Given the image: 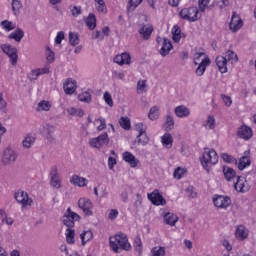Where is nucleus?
Returning a JSON list of instances; mask_svg holds the SVG:
<instances>
[{
    "label": "nucleus",
    "instance_id": "obj_1",
    "mask_svg": "<svg viewBox=\"0 0 256 256\" xmlns=\"http://www.w3.org/2000/svg\"><path fill=\"white\" fill-rule=\"evenodd\" d=\"M109 243L114 253H121V251H129L131 249L129 238H127V235L123 232H120L115 236H111L109 238Z\"/></svg>",
    "mask_w": 256,
    "mask_h": 256
},
{
    "label": "nucleus",
    "instance_id": "obj_2",
    "mask_svg": "<svg viewBox=\"0 0 256 256\" xmlns=\"http://www.w3.org/2000/svg\"><path fill=\"white\" fill-rule=\"evenodd\" d=\"M200 161L204 169L209 171V165H217L219 162V155L214 149L205 148Z\"/></svg>",
    "mask_w": 256,
    "mask_h": 256
},
{
    "label": "nucleus",
    "instance_id": "obj_3",
    "mask_svg": "<svg viewBox=\"0 0 256 256\" xmlns=\"http://www.w3.org/2000/svg\"><path fill=\"white\" fill-rule=\"evenodd\" d=\"M179 17L184 21L195 23V21H199V9L197 7L183 8L179 12Z\"/></svg>",
    "mask_w": 256,
    "mask_h": 256
},
{
    "label": "nucleus",
    "instance_id": "obj_4",
    "mask_svg": "<svg viewBox=\"0 0 256 256\" xmlns=\"http://www.w3.org/2000/svg\"><path fill=\"white\" fill-rule=\"evenodd\" d=\"M79 219H81V216L73 212L71 208H68L62 217V221L68 229H73V227H75V221H79Z\"/></svg>",
    "mask_w": 256,
    "mask_h": 256
},
{
    "label": "nucleus",
    "instance_id": "obj_5",
    "mask_svg": "<svg viewBox=\"0 0 256 256\" xmlns=\"http://www.w3.org/2000/svg\"><path fill=\"white\" fill-rule=\"evenodd\" d=\"M90 147L94 149H101V147H105V145H109V134L107 132L100 134L96 138H91L89 140Z\"/></svg>",
    "mask_w": 256,
    "mask_h": 256
},
{
    "label": "nucleus",
    "instance_id": "obj_6",
    "mask_svg": "<svg viewBox=\"0 0 256 256\" xmlns=\"http://www.w3.org/2000/svg\"><path fill=\"white\" fill-rule=\"evenodd\" d=\"M50 186L53 187V189H61L63 185L61 184V175L59 174V170L57 169V166H53L50 169Z\"/></svg>",
    "mask_w": 256,
    "mask_h": 256
},
{
    "label": "nucleus",
    "instance_id": "obj_7",
    "mask_svg": "<svg viewBox=\"0 0 256 256\" xmlns=\"http://www.w3.org/2000/svg\"><path fill=\"white\" fill-rule=\"evenodd\" d=\"M0 47L3 53L10 58L12 65H17V59H19V56L17 55V48L9 44H2Z\"/></svg>",
    "mask_w": 256,
    "mask_h": 256
},
{
    "label": "nucleus",
    "instance_id": "obj_8",
    "mask_svg": "<svg viewBox=\"0 0 256 256\" xmlns=\"http://www.w3.org/2000/svg\"><path fill=\"white\" fill-rule=\"evenodd\" d=\"M148 199L149 201H151L152 205H155L156 207H159L160 205L162 206L167 205V201L165 200L163 195L159 193V190L157 189H155L153 192L148 194Z\"/></svg>",
    "mask_w": 256,
    "mask_h": 256
},
{
    "label": "nucleus",
    "instance_id": "obj_9",
    "mask_svg": "<svg viewBox=\"0 0 256 256\" xmlns=\"http://www.w3.org/2000/svg\"><path fill=\"white\" fill-rule=\"evenodd\" d=\"M213 203L218 209H227L231 205V198L229 196L216 195L213 197Z\"/></svg>",
    "mask_w": 256,
    "mask_h": 256
},
{
    "label": "nucleus",
    "instance_id": "obj_10",
    "mask_svg": "<svg viewBox=\"0 0 256 256\" xmlns=\"http://www.w3.org/2000/svg\"><path fill=\"white\" fill-rule=\"evenodd\" d=\"M78 207L79 209H82L83 213H85V215L88 217L93 215V203H91V200L87 198H80L78 200Z\"/></svg>",
    "mask_w": 256,
    "mask_h": 256
},
{
    "label": "nucleus",
    "instance_id": "obj_11",
    "mask_svg": "<svg viewBox=\"0 0 256 256\" xmlns=\"http://www.w3.org/2000/svg\"><path fill=\"white\" fill-rule=\"evenodd\" d=\"M14 199H16L17 203H20L22 207H27L33 203V200L29 198V195L25 191H18L14 194Z\"/></svg>",
    "mask_w": 256,
    "mask_h": 256
},
{
    "label": "nucleus",
    "instance_id": "obj_12",
    "mask_svg": "<svg viewBox=\"0 0 256 256\" xmlns=\"http://www.w3.org/2000/svg\"><path fill=\"white\" fill-rule=\"evenodd\" d=\"M17 157V152H15V150L7 148L4 150L2 163H4V165H9V163H15V161H17Z\"/></svg>",
    "mask_w": 256,
    "mask_h": 256
},
{
    "label": "nucleus",
    "instance_id": "obj_13",
    "mask_svg": "<svg viewBox=\"0 0 256 256\" xmlns=\"http://www.w3.org/2000/svg\"><path fill=\"white\" fill-rule=\"evenodd\" d=\"M237 137L244 139V141H249L253 137V129L247 125H242L238 128Z\"/></svg>",
    "mask_w": 256,
    "mask_h": 256
},
{
    "label": "nucleus",
    "instance_id": "obj_14",
    "mask_svg": "<svg viewBox=\"0 0 256 256\" xmlns=\"http://www.w3.org/2000/svg\"><path fill=\"white\" fill-rule=\"evenodd\" d=\"M243 27V20L239 18V16H235V14L232 15V19L229 23V29L233 33H237L239 29Z\"/></svg>",
    "mask_w": 256,
    "mask_h": 256
},
{
    "label": "nucleus",
    "instance_id": "obj_15",
    "mask_svg": "<svg viewBox=\"0 0 256 256\" xmlns=\"http://www.w3.org/2000/svg\"><path fill=\"white\" fill-rule=\"evenodd\" d=\"M64 93L66 95H73L77 90V82L71 78H68L63 85Z\"/></svg>",
    "mask_w": 256,
    "mask_h": 256
},
{
    "label": "nucleus",
    "instance_id": "obj_16",
    "mask_svg": "<svg viewBox=\"0 0 256 256\" xmlns=\"http://www.w3.org/2000/svg\"><path fill=\"white\" fill-rule=\"evenodd\" d=\"M234 189H236L239 193H246V191H249L247 181L244 177L237 176V181L234 183Z\"/></svg>",
    "mask_w": 256,
    "mask_h": 256
},
{
    "label": "nucleus",
    "instance_id": "obj_17",
    "mask_svg": "<svg viewBox=\"0 0 256 256\" xmlns=\"http://www.w3.org/2000/svg\"><path fill=\"white\" fill-rule=\"evenodd\" d=\"M211 65V59L209 57H205L202 59L201 63H199L197 69H196V75L198 77H203L205 75V71H207V67Z\"/></svg>",
    "mask_w": 256,
    "mask_h": 256
},
{
    "label": "nucleus",
    "instance_id": "obj_18",
    "mask_svg": "<svg viewBox=\"0 0 256 256\" xmlns=\"http://www.w3.org/2000/svg\"><path fill=\"white\" fill-rule=\"evenodd\" d=\"M174 113L179 119H185L191 115V110L185 105H180L174 109Z\"/></svg>",
    "mask_w": 256,
    "mask_h": 256
},
{
    "label": "nucleus",
    "instance_id": "obj_19",
    "mask_svg": "<svg viewBox=\"0 0 256 256\" xmlns=\"http://www.w3.org/2000/svg\"><path fill=\"white\" fill-rule=\"evenodd\" d=\"M114 63H117V65H130L131 55H129L127 52L117 55L114 57Z\"/></svg>",
    "mask_w": 256,
    "mask_h": 256
},
{
    "label": "nucleus",
    "instance_id": "obj_20",
    "mask_svg": "<svg viewBox=\"0 0 256 256\" xmlns=\"http://www.w3.org/2000/svg\"><path fill=\"white\" fill-rule=\"evenodd\" d=\"M175 127V118L171 114V112H168L165 116V122L163 124L164 130L169 133V131H173Z\"/></svg>",
    "mask_w": 256,
    "mask_h": 256
},
{
    "label": "nucleus",
    "instance_id": "obj_21",
    "mask_svg": "<svg viewBox=\"0 0 256 256\" xmlns=\"http://www.w3.org/2000/svg\"><path fill=\"white\" fill-rule=\"evenodd\" d=\"M122 157L123 161L129 163L130 167H137V165H139V159H137L131 152H124Z\"/></svg>",
    "mask_w": 256,
    "mask_h": 256
},
{
    "label": "nucleus",
    "instance_id": "obj_22",
    "mask_svg": "<svg viewBox=\"0 0 256 256\" xmlns=\"http://www.w3.org/2000/svg\"><path fill=\"white\" fill-rule=\"evenodd\" d=\"M171 49H173V43H171V40L164 38L162 47L160 49V55L162 57H167V55L171 52Z\"/></svg>",
    "mask_w": 256,
    "mask_h": 256
},
{
    "label": "nucleus",
    "instance_id": "obj_23",
    "mask_svg": "<svg viewBox=\"0 0 256 256\" xmlns=\"http://www.w3.org/2000/svg\"><path fill=\"white\" fill-rule=\"evenodd\" d=\"M138 33L141 35L144 41H149L151 39V35L153 33V26L143 25L139 30Z\"/></svg>",
    "mask_w": 256,
    "mask_h": 256
},
{
    "label": "nucleus",
    "instance_id": "obj_24",
    "mask_svg": "<svg viewBox=\"0 0 256 256\" xmlns=\"http://www.w3.org/2000/svg\"><path fill=\"white\" fill-rule=\"evenodd\" d=\"M164 223L166 225H170V227H175L177 225V221H179V217L171 212H168L163 217Z\"/></svg>",
    "mask_w": 256,
    "mask_h": 256
},
{
    "label": "nucleus",
    "instance_id": "obj_25",
    "mask_svg": "<svg viewBox=\"0 0 256 256\" xmlns=\"http://www.w3.org/2000/svg\"><path fill=\"white\" fill-rule=\"evenodd\" d=\"M215 63L220 71V73H227V58H225L224 56H218L215 59Z\"/></svg>",
    "mask_w": 256,
    "mask_h": 256
},
{
    "label": "nucleus",
    "instance_id": "obj_26",
    "mask_svg": "<svg viewBox=\"0 0 256 256\" xmlns=\"http://www.w3.org/2000/svg\"><path fill=\"white\" fill-rule=\"evenodd\" d=\"M222 173L226 179V181H233L235 177H237V172H235V169L229 167V166H223Z\"/></svg>",
    "mask_w": 256,
    "mask_h": 256
},
{
    "label": "nucleus",
    "instance_id": "obj_27",
    "mask_svg": "<svg viewBox=\"0 0 256 256\" xmlns=\"http://www.w3.org/2000/svg\"><path fill=\"white\" fill-rule=\"evenodd\" d=\"M70 183H72V185H76L77 187H87V179L78 175H73Z\"/></svg>",
    "mask_w": 256,
    "mask_h": 256
},
{
    "label": "nucleus",
    "instance_id": "obj_28",
    "mask_svg": "<svg viewBox=\"0 0 256 256\" xmlns=\"http://www.w3.org/2000/svg\"><path fill=\"white\" fill-rule=\"evenodd\" d=\"M236 237L239 239V241H244V239H247L249 237V232H247V229H245V226L240 225L236 229Z\"/></svg>",
    "mask_w": 256,
    "mask_h": 256
},
{
    "label": "nucleus",
    "instance_id": "obj_29",
    "mask_svg": "<svg viewBox=\"0 0 256 256\" xmlns=\"http://www.w3.org/2000/svg\"><path fill=\"white\" fill-rule=\"evenodd\" d=\"M250 165H251V159L247 156H242L237 163L239 171H243L244 169H247V167H249Z\"/></svg>",
    "mask_w": 256,
    "mask_h": 256
},
{
    "label": "nucleus",
    "instance_id": "obj_30",
    "mask_svg": "<svg viewBox=\"0 0 256 256\" xmlns=\"http://www.w3.org/2000/svg\"><path fill=\"white\" fill-rule=\"evenodd\" d=\"M24 37L25 32L20 28H17L14 32H12L9 35V39H14V41H16L17 43H20L21 39H23Z\"/></svg>",
    "mask_w": 256,
    "mask_h": 256
},
{
    "label": "nucleus",
    "instance_id": "obj_31",
    "mask_svg": "<svg viewBox=\"0 0 256 256\" xmlns=\"http://www.w3.org/2000/svg\"><path fill=\"white\" fill-rule=\"evenodd\" d=\"M85 23L90 31H93V29L97 27V18L94 16V14H89L88 17L85 19Z\"/></svg>",
    "mask_w": 256,
    "mask_h": 256
},
{
    "label": "nucleus",
    "instance_id": "obj_32",
    "mask_svg": "<svg viewBox=\"0 0 256 256\" xmlns=\"http://www.w3.org/2000/svg\"><path fill=\"white\" fill-rule=\"evenodd\" d=\"M134 143L145 147V145L149 143V136H147V132L142 133V135L138 134Z\"/></svg>",
    "mask_w": 256,
    "mask_h": 256
},
{
    "label": "nucleus",
    "instance_id": "obj_33",
    "mask_svg": "<svg viewBox=\"0 0 256 256\" xmlns=\"http://www.w3.org/2000/svg\"><path fill=\"white\" fill-rule=\"evenodd\" d=\"M161 139L164 147H167V149H171V147H173V136H171L170 133L164 134Z\"/></svg>",
    "mask_w": 256,
    "mask_h": 256
},
{
    "label": "nucleus",
    "instance_id": "obj_34",
    "mask_svg": "<svg viewBox=\"0 0 256 256\" xmlns=\"http://www.w3.org/2000/svg\"><path fill=\"white\" fill-rule=\"evenodd\" d=\"M80 239L82 241V245L85 246L87 243H89V241H91V239H93V231H84L83 233L80 234Z\"/></svg>",
    "mask_w": 256,
    "mask_h": 256
},
{
    "label": "nucleus",
    "instance_id": "obj_35",
    "mask_svg": "<svg viewBox=\"0 0 256 256\" xmlns=\"http://www.w3.org/2000/svg\"><path fill=\"white\" fill-rule=\"evenodd\" d=\"M95 7L98 13H102L103 15H107V5L105 4V0H94Z\"/></svg>",
    "mask_w": 256,
    "mask_h": 256
},
{
    "label": "nucleus",
    "instance_id": "obj_36",
    "mask_svg": "<svg viewBox=\"0 0 256 256\" xmlns=\"http://www.w3.org/2000/svg\"><path fill=\"white\" fill-rule=\"evenodd\" d=\"M172 39L174 43H179L181 41V28L179 25H174L172 28Z\"/></svg>",
    "mask_w": 256,
    "mask_h": 256
},
{
    "label": "nucleus",
    "instance_id": "obj_37",
    "mask_svg": "<svg viewBox=\"0 0 256 256\" xmlns=\"http://www.w3.org/2000/svg\"><path fill=\"white\" fill-rule=\"evenodd\" d=\"M119 125L125 131H129L131 129V120L129 117L122 116L119 120Z\"/></svg>",
    "mask_w": 256,
    "mask_h": 256
},
{
    "label": "nucleus",
    "instance_id": "obj_38",
    "mask_svg": "<svg viewBox=\"0 0 256 256\" xmlns=\"http://www.w3.org/2000/svg\"><path fill=\"white\" fill-rule=\"evenodd\" d=\"M21 9H23V3H21V0H12V11L14 15H19L21 13Z\"/></svg>",
    "mask_w": 256,
    "mask_h": 256
},
{
    "label": "nucleus",
    "instance_id": "obj_39",
    "mask_svg": "<svg viewBox=\"0 0 256 256\" xmlns=\"http://www.w3.org/2000/svg\"><path fill=\"white\" fill-rule=\"evenodd\" d=\"M36 111H51V102L47 100L40 101Z\"/></svg>",
    "mask_w": 256,
    "mask_h": 256
},
{
    "label": "nucleus",
    "instance_id": "obj_40",
    "mask_svg": "<svg viewBox=\"0 0 256 256\" xmlns=\"http://www.w3.org/2000/svg\"><path fill=\"white\" fill-rule=\"evenodd\" d=\"M148 117L150 121H157L159 119V107L153 106L150 108Z\"/></svg>",
    "mask_w": 256,
    "mask_h": 256
},
{
    "label": "nucleus",
    "instance_id": "obj_41",
    "mask_svg": "<svg viewBox=\"0 0 256 256\" xmlns=\"http://www.w3.org/2000/svg\"><path fill=\"white\" fill-rule=\"evenodd\" d=\"M66 241L69 245H73V243H75V230L71 228L66 229Z\"/></svg>",
    "mask_w": 256,
    "mask_h": 256
},
{
    "label": "nucleus",
    "instance_id": "obj_42",
    "mask_svg": "<svg viewBox=\"0 0 256 256\" xmlns=\"http://www.w3.org/2000/svg\"><path fill=\"white\" fill-rule=\"evenodd\" d=\"M35 144V137L28 135L24 138V140L22 141V145L23 147H25L26 149H31V146Z\"/></svg>",
    "mask_w": 256,
    "mask_h": 256
},
{
    "label": "nucleus",
    "instance_id": "obj_43",
    "mask_svg": "<svg viewBox=\"0 0 256 256\" xmlns=\"http://www.w3.org/2000/svg\"><path fill=\"white\" fill-rule=\"evenodd\" d=\"M79 34L75 33V32H70L69 33V43L70 45H72L73 47L79 45Z\"/></svg>",
    "mask_w": 256,
    "mask_h": 256
},
{
    "label": "nucleus",
    "instance_id": "obj_44",
    "mask_svg": "<svg viewBox=\"0 0 256 256\" xmlns=\"http://www.w3.org/2000/svg\"><path fill=\"white\" fill-rule=\"evenodd\" d=\"M224 58H226V61H232V63H237L238 58L237 54L233 50H227Z\"/></svg>",
    "mask_w": 256,
    "mask_h": 256
},
{
    "label": "nucleus",
    "instance_id": "obj_45",
    "mask_svg": "<svg viewBox=\"0 0 256 256\" xmlns=\"http://www.w3.org/2000/svg\"><path fill=\"white\" fill-rule=\"evenodd\" d=\"M78 100L81 101L82 103H91L92 101L91 93L86 91V92H83L82 94H79Z\"/></svg>",
    "mask_w": 256,
    "mask_h": 256
},
{
    "label": "nucleus",
    "instance_id": "obj_46",
    "mask_svg": "<svg viewBox=\"0 0 256 256\" xmlns=\"http://www.w3.org/2000/svg\"><path fill=\"white\" fill-rule=\"evenodd\" d=\"M152 256H165V247L160 246L159 248L154 247L151 250Z\"/></svg>",
    "mask_w": 256,
    "mask_h": 256
},
{
    "label": "nucleus",
    "instance_id": "obj_47",
    "mask_svg": "<svg viewBox=\"0 0 256 256\" xmlns=\"http://www.w3.org/2000/svg\"><path fill=\"white\" fill-rule=\"evenodd\" d=\"M134 247L135 251H138L139 255L143 253V242L141 241V238H136L134 240Z\"/></svg>",
    "mask_w": 256,
    "mask_h": 256
},
{
    "label": "nucleus",
    "instance_id": "obj_48",
    "mask_svg": "<svg viewBox=\"0 0 256 256\" xmlns=\"http://www.w3.org/2000/svg\"><path fill=\"white\" fill-rule=\"evenodd\" d=\"M96 121H99L100 125L97 127V131H105L107 129V121L103 117H99L96 119Z\"/></svg>",
    "mask_w": 256,
    "mask_h": 256
},
{
    "label": "nucleus",
    "instance_id": "obj_49",
    "mask_svg": "<svg viewBox=\"0 0 256 256\" xmlns=\"http://www.w3.org/2000/svg\"><path fill=\"white\" fill-rule=\"evenodd\" d=\"M0 111L7 113V101L3 98V93H0Z\"/></svg>",
    "mask_w": 256,
    "mask_h": 256
},
{
    "label": "nucleus",
    "instance_id": "obj_50",
    "mask_svg": "<svg viewBox=\"0 0 256 256\" xmlns=\"http://www.w3.org/2000/svg\"><path fill=\"white\" fill-rule=\"evenodd\" d=\"M1 25L6 31H13V29H15V27L13 26V22H9L7 20L2 21Z\"/></svg>",
    "mask_w": 256,
    "mask_h": 256
},
{
    "label": "nucleus",
    "instance_id": "obj_51",
    "mask_svg": "<svg viewBox=\"0 0 256 256\" xmlns=\"http://www.w3.org/2000/svg\"><path fill=\"white\" fill-rule=\"evenodd\" d=\"M204 125L208 127V129H215V117L208 116V119Z\"/></svg>",
    "mask_w": 256,
    "mask_h": 256
},
{
    "label": "nucleus",
    "instance_id": "obj_52",
    "mask_svg": "<svg viewBox=\"0 0 256 256\" xmlns=\"http://www.w3.org/2000/svg\"><path fill=\"white\" fill-rule=\"evenodd\" d=\"M135 131L138 132V135H142V133H147V129L145 128V124L138 123L135 125Z\"/></svg>",
    "mask_w": 256,
    "mask_h": 256
},
{
    "label": "nucleus",
    "instance_id": "obj_53",
    "mask_svg": "<svg viewBox=\"0 0 256 256\" xmlns=\"http://www.w3.org/2000/svg\"><path fill=\"white\" fill-rule=\"evenodd\" d=\"M39 77H41V76H40V74H39V72H38L37 69H36V70H32V71L29 73V75H28V79H29L30 81H37V80L39 79Z\"/></svg>",
    "mask_w": 256,
    "mask_h": 256
},
{
    "label": "nucleus",
    "instance_id": "obj_54",
    "mask_svg": "<svg viewBox=\"0 0 256 256\" xmlns=\"http://www.w3.org/2000/svg\"><path fill=\"white\" fill-rule=\"evenodd\" d=\"M44 132L46 133V135H53L55 133V126L51 124H46L44 126Z\"/></svg>",
    "mask_w": 256,
    "mask_h": 256
},
{
    "label": "nucleus",
    "instance_id": "obj_55",
    "mask_svg": "<svg viewBox=\"0 0 256 256\" xmlns=\"http://www.w3.org/2000/svg\"><path fill=\"white\" fill-rule=\"evenodd\" d=\"M70 10H71L73 17H79V15H81V13H82L81 6L70 7Z\"/></svg>",
    "mask_w": 256,
    "mask_h": 256
},
{
    "label": "nucleus",
    "instance_id": "obj_56",
    "mask_svg": "<svg viewBox=\"0 0 256 256\" xmlns=\"http://www.w3.org/2000/svg\"><path fill=\"white\" fill-rule=\"evenodd\" d=\"M104 101L109 107H113V98L109 92L104 93Z\"/></svg>",
    "mask_w": 256,
    "mask_h": 256
},
{
    "label": "nucleus",
    "instance_id": "obj_57",
    "mask_svg": "<svg viewBox=\"0 0 256 256\" xmlns=\"http://www.w3.org/2000/svg\"><path fill=\"white\" fill-rule=\"evenodd\" d=\"M117 217H119V211L117 209H111L108 214V219H110V221H115Z\"/></svg>",
    "mask_w": 256,
    "mask_h": 256
},
{
    "label": "nucleus",
    "instance_id": "obj_58",
    "mask_svg": "<svg viewBox=\"0 0 256 256\" xmlns=\"http://www.w3.org/2000/svg\"><path fill=\"white\" fill-rule=\"evenodd\" d=\"M46 51H48L47 61L49 63H53L55 61V52H53L49 47L46 48Z\"/></svg>",
    "mask_w": 256,
    "mask_h": 256
},
{
    "label": "nucleus",
    "instance_id": "obj_59",
    "mask_svg": "<svg viewBox=\"0 0 256 256\" xmlns=\"http://www.w3.org/2000/svg\"><path fill=\"white\" fill-rule=\"evenodd\" d=\"M63 39H65V32H58L55 38L56 45H61V41H63Z\"/></svg>",
    "mask_w": 256,
    "mask_h": 256
},
{
    "label": "nucleus",
    "instance_id": "obj_60",
    "mask_svg": "<svg viewBox=\"0 0 256 256\" xmlns=\"http://www.w3.org/2000/svg\"><path fill=\"white\" fill-rule=\"evenodd\" d=\"M222 101L225 103L226 107H231L233 100H231V97L222 94L221 95Z\"/></svg>",
    "mask_w": 256,
    "mask_h": 256
},
{
    "label": "nucleus",
    "instance_id": "obj_61",
    "mask_svg": "<svg viewBox=\"0 0 256 256\" xmlns=\"http://www.w3.org/2000/svg\"><path fill=\"white\" fill-rule=\"evenodd\" d=\"M210 1L211 0H199L198 5H199L200 11H205V8L209 5Z\"/></svg>",
    "mask_w": 256,
    "mask_h": 256
},
{
    "label": "nucleus",
    "instance_id": "obj_62",
    "mask_svg": "<svg viewBox=\"0 0 256 256\" xmlns=\"http://www.w3.org/2000/svg\"><path fill=\"white\" fill-rule=\"evenodd\" d=\"M222 159L226 163H233V161H235V158H233V156L229 155L228 153H223L222 154Z\"/></svg>",
    "mask_w": 256,
    "mask_h": 256
},
{
    "label": "nucleus",
    "instance_id": "obj_63",
    "mask_svg": "<svg viewBox=\"0 0 256 256\" xmlns=\"http://www.w3.org/2000/svg\"><path fill=\"white\" fill-rule=\"evenodd\" d=\"M173 175L175 179H181V177H183V169H181V167H178L177 169H175Z\"/></svg>",
    "mask_w": 256,
    "mask_h": 256
},
{
    "label": "nucleus",
    "instance_id": "obj_64",
    "mask_svg": "<svg viewBox=\"0 0 256 256\" xmlns=\"http://www.w3.org/2000/svg\"><path fill=\"white\" fill-rule=\"evenodd\" d=\"M92 39H100V41H103L105 39V36L101 34L99 30L92 33Z\"/></svg>",
    "mask_w": 256,
    "mask_h": 256
}]
</instances>
